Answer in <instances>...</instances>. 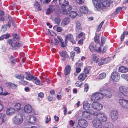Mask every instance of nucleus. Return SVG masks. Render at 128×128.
Wrapping results in <instances>:
<instances>
[{
	"instance_id": "nucleus-1",
	"label": "nucleus",
	"mask_w": 128,
	"mask_h": 128,
	"mask_svg": "<svg viewBox=\"0 0 128 128\" xmlns=\"http://www.w3.org/2000/svg\"><path fill=\"white\" fill-rule=\"evenodd\" d=\"M94 9L100 11L105 7H108L112 3V0H92Z\"/></svg>"
},
{
	"instance_id": "nucleus-2",
	"label": "nucleus",
	"mask_w": 128,
	"mask_h": 128,
	"mask_svg": "<svg viewBox=\"0 0 128 128\" xmlns=\"http://www.w3.org/2000/svg\"><path fill=\"white\" fill-rule=\"evenodd\" d=\"M60 4L62 6L59 9L60 12L64 15L68 14V11L72 10V7L68 4V0H59Z\"/></svg>"
},
{
	"instance_id": "nucleus-3",
	"label": "nucleus",
	"mask_w": 128,
	"mask_h": 128,
	"mask_svg": "<svg viewBox=\"0 0 128 128\" xmlns=\"http://www.w3.org/2000/svg\"><path fill=\"white\" fill-rule=\"evenodd\" d=\"M91 113L93 116H96V118L100 121L106 122L107 119L106 116L104 113L97 112L92 110Z\"/></svg>"
},
{
	"instance_id": "nucleus-4",
	"label": "nucleus",
	"mask_w": 128,
	"mask_h": 128,
	"mask_svg": "<svg viewBox=\"0 0 128 128\" xmlns=\"http://www.w3.org/2000/svg\"><path fill=\"white\" fill-rule=\"evenodd\" d=\"M88 126V123L84 119L80 118L78 120V124L75 125L74 126L75 128H85Z\"/></svg>"
},
{
	"instance_id": "nucleus-5",
	"label": "nucleus",
	"mask_w": 128,
	"mask_h": 128,
	"mask_svg": "<svg viewBox=\"0 0 128 128\" xmlns=\"http://www.w3.org/2000/svg\"><path fill=\"white\" fill-rule=\"evenodd\" d=\"M118 94L120 98H123L124 96H128V88H119Z\"/></svg>"
},
{
	"instance_id": "nucleus-6",
	"label": "nucleus",
	"mask_w": 128,
	"mask_h": 128,
	"mask_svg": "<svg viewBox=\"0 0 128 128\" xmlns=\"http://www.w3.org/2000/svg\"><path fill=\"white\" fill-rule=\"evenodd\" d=\"M7 42L11 46L12 49L15 50L20 46V45L19 43L16 42H14L12 39H10L7 40Z\"/></svg>"
},
{
	"instance_id": "nucleus-7",
	"label": "nucleus",
	"mask_w": 128,
	"mask_h": 128,
	"mask_svg": "<svg viewBox=\"0 0 128 128\" xmlns=\"http://www.w3.org/2000/svg\"><path fill=\"white\" fill-rule=\"evenodd\" d=\"M23 121V118L22 116L20 115H17L14 118V121L16 124H21Z\"/></svg>"
},
{
	"instance_id": "nucleus-8",
	"label": "nucleus",
	"mask_w": 128,
	"mask_h": 128,
	"mask_svg": "<svg viewBox=\"0 0 128 128\" xmlns=\"http://www.w3.org/2000/svg\"><path fill=\"white\" fill-rule=\"evenodd\" d=\"M27 120L26 122H25V124L26 125H30L31 124H33L35 122L36 118L31 116H28L26 118Z\"/></svg>"
},
{
	"instance_id": "nucleus-9",
	"label": "nucleus",
	"mask_w": 128,
	"mask_h": 128,
	"mask_svg": "<svg viewBox=\"0 0 128 128\" xmlns=\"http://www.w3.org/2000/svg\"><path fill=\"white\" fill-rule=\"evenodd\" d=\"M92 110H93L91 109L89 112L87 111L83 112L82 113V116L83 117L88 120L92 119L93 118V117L92 115H93L90 113V112Z\"/></svg>"
},
{
	"instance_id": "nucleus-10",
	"label": "nucleus",
	"mask_w": 128,
	"mask_h": 128,
	"mask_svg": "<svg viewBox=\"0 0 128 128\" xmlns=\"http://www.w3.org/2000/svg\"><path fill=\"white\" fill-rule=\"evenodd\" d=\"M111 76L112 80L115 82H118L120 79L119 74L116 72H113L111 74Z\"/></svg>"
},
{
	"instance_id": "nucleus-11",
	"label": "nucleus",
	"mask_w": 128,
	"mask_h": 128,
	"mask_svg": "<svg viewBox=\"0 0 128 128\" xmlns=\"http://www.w3.org/2000/svg\"><path fill=\"white\" fill-rule=\"evenodd\" d=\"M65 42H67L69 40L72 44H75L76 43V41L74 40L73 36L70 34H68L66 35L65 36Z\"/></svg>"
},
{
	"instance_id": "nucleus-12",
	"label": "nucleus",
	"mask_w": 128,
	"mask_h": 128,
	"mask_svg": "<svg viewBox=\"0 0 128 128\" xmlns=\"http://www.w3.org/2000/svg\"><path fill=\"white\" fill-rule=\"evenodd\" d=\"M92 108L98 110H101L103 108L102 106L98 102H93L92 104Z\"/></svg>"
},
{
	"instance_id": "nucleus-13",
	"label": "nucleus",
	"mask_w": 128,
	"mask_h": 128,
	"mask_svg": "<svg viewBox=\"0 0 128 128\" xmlns=\"http://www.w3.org/2000/svg\"><path fill=\"white\" fill-rule=\"evenodd\" d=\"M94 126L96 128H101L102 126V123L99 120H94L92 121Z\"/></svg>"
},
{
	"instance_id": "nucleus-14",
	"label": "nucleus",
	"mask_w": 128,
	"mask_h": 128,
	"mask_svg": "<svg viewBox=\"0 0 128 128\" xmlns=\"http://www.w3.org/2000/svg\"><path fill=\"white\" fill-rule=\"evenodd\" d=\"M119 102L122 107L125 108H128V100L120 99L119 100Z\"/></svg>"
},
{
	"instance_id": "nucleus-15",
	"label": "nucleus",
	"mask_w": 128,
	"mask_h": 128,
	"mask_svg": "<svg viewBox=\"0 0 128 128\" xmlns=\"http://www.w3.org/2000/svg\"><path fill=\"white\" fill-rule=\"evenodd\" d=\"M32 110V108L30 105L28 104L24 106V110L25 112L27 113H30Z\"/></svg>"
},
{
	"instance_id": "nucleus-16",
	"label": "nucleus",
	"mask_w": 128,
	"mask_h": 128,
	"mask_svg": "<svg viewBox=\"0 0 128 128\" xmlns=\"http://www.w3.org/2000/svg\"><path fill=\"white\" fill-rule=\"evenodd\" d=\"M110 116L112 119L114 120H116L118 118V114L117 112L115 110L112 111L110 114Z\"/></svg>"
},
{
	"instance_id": "nucleus-17",
	"label": "nucleus",
	"mask_w": 128,
	"mask_h": 128,
	"mask_svg": "<svg viewBox=\"0 0 128 128\" xmlns=\"http://www.w3.org/2000/svg\"><path fill=\"white\" fill-rule=\"evenodd\" d=\"M15 112V109L13 108H10L7 109L6 112V114L7 115L11 116L14 114Z\"/></svg>"
},
{
	"instance_id": "nucleus-18",
	"label": "nucleus",
	"mask_w": 128,
	"mask_h": 128,
	"mask_svg": "<svg viewBox=\"0 0 128 128\" xmlns=\"http://www.w3.org/2000/svg\"><path fill=\"white\" fill-rule=\"evenodd\" d=\"M80 11L83 14H86L88 12V8L86 6H82L80 8Z\"/></svg>"
},
{
	"instance_id": "nucleus-19",
	"label": "nucleus",
	"mask_w": 128,
	"mask_h": 128,
	"mask_svg": "<svg viewBox=\"0 0 128 128\" xmlns=\"http://www.w3.org/2000/svg\"><path fill=\"white\" fill-rule=\"evenodd\" d=\"M70 22V20L69 18H64L62 21L61 25L63 26H64L68 24Z\"/></svg>"
},
{
	"instance_id": "nucleus-20",
	"label": "nucleus",
	"mask_w": 128,
	"mask_h": 128,
	"mask_svg": "<svg viewBox=\"0 0 128 128\" xmlns=\"http://www.w3.org/2000/svg\"><path fill=\"white\" fill-rule=\"evenodd\" d=\"M117 85L116 84H113L112 86L110 82L105 84L103 86V88H109L112 87H117Z\"/></svg>"
},
{
	"instance_id": "nucleus-21",
	"label": "nucleus",
	"mask_w": 128,
	"mask_h": 128,
	"mask_svg": "<svg viewBox=\"0 0 128 128\" xmlns=\"http://www.w3.org/2000/svg\"><path fill=\"white\" fill-rule=\"evenodd\" d=\"M82 29V27L81 24L78 22H77L76 23V32L78 33Z\"/></svg>"
},
{
	"instance_id": "nucleus-22",
	"label": "nucleus",
	"mask_w": 128,
	"mask_h": 128,
	"mask_svg": "<svg viewBox=\"0 0 128 128\" xmlns=\"http://www.w3.org/2000/svg\"><path fill=\"white\" fill-rule=\"evenodd\" d=\"M55 9V6L53 5L50 6L48 8L47 10V11L46 13L47 14L49 15L50 12H52Z\"/></svg>"
},
{
	"instance_id": "nucleus-23",
	"label": "nucleus",
	"mask_w": 128,
	"mask_h": 128,
	"mask_svg": "<svg viewBox=\"0 0 128 128\" xmlns=\"http://www.w3.org/2000/svg\"><path fill=\"white\" fill-rule=\"evenodd\" d=\"M87 76V75L84 73L80 74L78 77V79L81 81H83Z\"/></svg>"
},
{
	"instance_id": "nucleus-24",
	"label": "nucleus",
	"mask_w": 128,
	"mask_h": 128,
	"mask_svg": "<svg viewBox=\"0 0 128 128\" xmlns=\"http://www.w3.org/2000/svg\"><path fill=\"white\" fill-rule=\"evenodd\" d=\"M90 105L87 101H85L83 102L84 109L86 110H88L90 107Z\"/></svg>"
},
{
	"instance_id": "nucleus-25",
	"label": "nucleus",
	"mask_w": 128,
	"mask_h": 128,
	"mask_svg": "<svg viewBox=\"0 0 128 128\" xmlns=\"http://www.w3.org/2000/svg\"><path fill=\"white\" fill-rule=\"evenodd\" d=\"M119 70L120 72L125 73L127 72L128 71V69L127 68L123 66H121L119 68Z\"/></svg>"
},
{
	"instance_id": "nucleus-26",
	"label": "nucleus",
	"mask_w": 128,
	"mask_h": 128,
	"mask_svg": "<svg viewBox=\"0 0 128 128\" xmlns=\"http://www.w3.org/2000/svg\"><path fill=\"white\" fill-rule=\"evenodd\" d=\"M91 58L92 60L94 62L97 63L98 60V58L96 54H93L91 55Z\"/></svg>"
},
{
	"instance_id": "nucleus-27",
	"label": "nucleus",
	"mask_w": 128,
	"mask_h": 128,
	"mask_svg": "<svg viewBox=\"0 0 128 128\" xmlns=\"http://www.w3.org/2000/svg\"><path fill=\"white\" fill-rule=\"evenodd\" d=\"M96 96L97 97L98 101V102L100 100L102 99L104 97L103 94L101 93L97 92L96 93Z\"/></svg>"
},
{
	"instance_id": "nucleus-28",
	"label": "nucleus",
	"mask_w": 128,
	"mask_h": 128,
	"mask_svg": "<svg viewBox=\"0 0 128 128\" xmlns=\"http://www.w3.org/2000/svg\"><path fill=\"white\" fill-rule=\"evenodd\" d=\"M71 67L70 66H67L65 68L64 74L66 76L70 74V70Z\"/></svg>"
},
{
	"instance_id": "nucleus-29",
	"label": "nucleus",
	"mask_w": 128,
	"mask_h": 128,
	"mask_svg": "<svg viewBox=\"0 0 128 128\" xmlns=\"http://www.w3.org/2000/svg\"><path fill=\"white\" fill-rule=\"evenodd\" d=\"M6 84L7 86L8 87L14 88L18 87V85H16L10 82H6Z\"/></svg>"
},
{
	"instance_id": "nucleus-30",
	"label": "nucleus",
	"mask_w": 128,
	"mask_h": 128,
	"mask_svg": "<svg viewBox=\"0 0 128 128\" xmlns=\"http://www.w3.org/2000/svg\"><path fill=\"white\" fill-rule=\"evenodd\" d=\"M89 48L90 51L92 52H94L96 51L94 43L92 42L91 43L89 46Z\"/></svg>"
},
{
	"instance_id": "nucleus-31",
	"label": "nucleus",
	"mask_w": 128,
	"mask_h": 128,
	"mask_svg": "<svg viewBox=\"0 0 128 128\" xmlns=\"http://www.w3.org/2000/svg\"><path fill=\"white\" fill-rule=\"evenodd\" d=\"M104 128H113V126L110 122L106 123L104 125Z\"/></svg>"
},
{
	"instance_id": "nucleus-32",
	"label": "nucleus",
	"mask_w": 128,
	"mask_h": 128,
	"mask_svg": "<svg viewBox=\"0 0 128 128\" xmlns=\"http://www.w3.org/2000/svg\"><path fill=\"white\" fill-rule=\"evenodd\" d=\"M76 13L74 11H70L69 13V15L72 18H74L76 16Z\"/></svg>"
},
{
	"instance_id": "nucleus-33",
	"label": "nucleus",
	"mask_w": 128,
	"mask_h": 128,
	"mask_svg": "<svg viewBox=\"0 0 128 128\" xmlns=\"http://www.w3.org/2000/svg\"><path fill=\"white\" fill-rule=\"evenodd\" d=\"M26 78L28 80H31L32 79L34 80H36V77H34L31 74L27 75L26 77Z\"/></svg>"
},
{
	"instance_id": "nucleus-34",
	"label": "nucleus",
	"mask_w": 128,
	"mask_h": 128,
	"mask_svg": "<svg viewBox=\"0 0 128 128\" xmlns=\"http://www.w3.org/2000/svg\"><path fill=\"white\" fill-rule=\"evenodd\" d=\"M2 122L3 123L6 122L7 120L8 117L6 115L3 114L2 117Z\"/></svg>"
},
{
	"instance_id": "nucleus-35",
	"label": "nucleus",
	"mask_w": 128,
	"mask_h": 128,
	"mask_svg": "<svg viewBox=\"0 0 128 128\" xmlns=\"http://www.w3.org/2000/svg\"><path fill=\"white\" fill-rule=\"evenodd\" d=\"M53 44L55 45H58L59 44L58 41L56 39H54V40H51V46H53Z\"/></svg>"
},
{
	"instance_id": "nucleus-36",
	"label": "nucleus",
	"mask_w": 128,
	"mask_h": 128,
	"mask_svg": "<svg viewBox=\"0 0 128 128\" xmlns=\"http://www.w3.org/2000/svg\"><path fill=\"white\" fill-rule=\"evenodd\" d=\"M97 98V97L96 96V94L94 93L92 95L91 97V99L93 101L97 102L98 101Z\"/></svg>"
},
{
	"instance_id": "nucleus-37",
	"label": "nucleus",
	"mask_w": 128,
	"mask_h": 128,
	"mask_svg": "<svg viewBox=\"0 0 128 128\" xmlns=\"http://www.w3.org/2000/svg\"><path fill=\"white\" fill-rule=\"evenodd\" d=\"M21 104L19 103H17L15 104L14 105V109L15 110H20L21 108Z\"/></svg>"
},
{
	"instance_id": "nucleus-38",
	"label": "nucleus",
	"mask_w": 128,
	"mask_h": 128,
	"mask_svg": "<svg viewBox=\"0 0 128 128\" xmlns=\"http://www.w3.org/2000/svg\"><path fill=\"white\" fill-rule=\"evenodd\" d=\"M60 55L62 57L64 58L68 57V55L67 54L66 52L64 51H62L60 52Z\"/></svg>"
},
{
	"instance_id": "nucleus-39",
	"label": "nucleus",
	"mask_w": 128,
	"mask_h": 128,
	"mask_svg": "<svg viewBox=\"0 0 128 128\" xmlns=\"http://www.w3.org/2000/svg\"><path fill=\"white\" fill-rule=\"evenodd\" d=\"M13 38L14 40H20V36L18 34H13Z\"/></svg>"
},
{
	"instance_id": "nucleus-40",
	"label": "nucleus",
	"mask_w": 128,
	"mask_h": 128,
	"mask_svg": "<svg viewBox=\"0 0 128 128\" xmlns=\"http://www.w3.org/2000/svg\"><path fill=\"white\" fill-rule=\"evenodd\" d=\"M35 8H36L38 10H41L40 7V5L38 2H36L34 4Z\"/></svg>"
},
{
	"instance_id": "nucleus-41",
	"label": "nucleus",
	"mask_w": 128,
	"mask_h": 128,
	"mask_svg": "<svg viewBox=\"0 0 128 128\" xmlns=\"http://www.w3.org/2000/svg\"><path fill=\"white\" fill-rule=\"evenodd\" d=\"M10 37V35L8 34H4L0 37V40H4V39Z\"/></svg>"
},
{
	"instance_id": "nucleus-42",
	"label": "nucleus",
	"mask_w": 128,
	"mask_h": 128,
	"mask_svg": "<svg viewBox=\"0 0 128 128\" xmlns=\"http://www.w3.org/2000/svg\"><path fill=\"white\" fill-rule=\"evenodd\" d=\"M57 38L59 40L60 42H61V46L62 47H64L65 45L64 42L63 40L62 39L61 37L59 36H58Z\"/></svg>"
},
{
	"instance_id": "nucleus-43",
	"label": "nucleus",
	"mask_w": 128,
	"mask_h": 128,
	"mask_svg": "<svg viewBox=\"0 0 128 128\" xmlns=\"http://www.w3.org/2000/svg\"><path fill=\"white\" fill-rule=\"evenodd\" d=\"M121 77L128 82V74H122Z\"/></svg>"
},
{
	"instance_id": "nucleus-44",
	"label": "nucleus",
	"mask_w": 128,
	"mask_h": 128,
	"mask_svg": "<svg viewBox=\"0 0 128 128\" xmlns=\"http://www.w3.org/2000/svg\"><path fill=\"white\" fill-rule=\"evenodd\" d=\"M106 75L105 73L103 72L99 75L98 78L103 79L104 78L106 77Z\"/></svg>"
},
{
	"instance_id": "nucleus-45",
	"label": "nucleus",
	"mask_w": 128,
	"mask_h": 128,
	"mask_svg": "<svg viewBox=\"0 0 128 128\" xmlns=\"http://www.w3.org/2000/svg\"><path fill=\"white\" fill-rule=\"evenodd\" d=\"M106 38H104L103 36H102L101 37V45L102 46L104 45V44L105 42L106 41Z\"/></svg>"
},
{
	"instance_id": "nucleus-46",
	"label": "nucleus",
	"mask_w": 128,
	"mask_h": 128,
	"mask_svg": "<svg viewBox=\"0 0 128 128\" xmlns=\"http://www.w3.org/2000/svg\"><path fill=\"white\" fill-rule=\"evenodd\" d=\"M54 21L55 24L59 25L60 22V20L58 18H55Z\"/></svg>"
},
{
	"instance_id": "nucleus-47",
	"label": "nucleus",
	"mask_w": 128,
	"mask_h": 128,
	"mask_svg": "<svg viewBox=\"0 0 128 128\" xmlns=\"http://www.w3.org/2000/svg\"><path fill=\"white\" fill-rule=\"evenodd\" d=\"M34 80L35 83L36 84L40 86L42 85V82H40L39 80L37 79V78L36 80Z\"/></svg>"
},
{
	"instance_id": "nucleus-48",
	"label": "nucleus",
	"mask_w": 128,
	"mask_h": 128,
	"mask_svg": "<svg viewBox=\"0 0 128 128\" xmlns=\"http://www.w3.org/2000/svg\"><path fill=\"white\" fill-rule=\"evenodd\" d=\"M15 76L16 78L20 80H22L24 78V76L22 75H16Z\"/></svg>"
},
{
	"instance_id": "nucleus-49",
	"label": "nucleus",
	"mask_w": 128,
	"mask_h": 128,
	"mask_svg": "<svg viewBox=\"0 0 128 128\" xmlns=\"http://www.w3.org/2000/svg\"><path fill=\"white\" fill-rule=\"evenodd\" d=\"M84 70L86 74H88L89 72V67L88 66L85 67L84 68Z\"/></svg>"
},
{
	"instance_id": "nucleus-50",
	"label": "nucleus",
	"mask_w": 128,
	"mask_h": 128,
	"mask_svg": "<svg viewBox=\"0 0 128 128\" xmlns=\"http://www.w3.org/2000/svg\"><path fill=\"white\" fill-rule=\"evenodd\" d=\"M104 21L103 20L102 22L100 23V24H99L97 29V31H98L100 30L102 28V26L103 25V24L104 23Z\"/></svg>"
},
{
	"instance_id": "nucleus-51",
	"label": "nucleus",
	"mask_w": 128,
	"mask_h": 128,
	"mask_svg": "<svg viewBox=\"0 0 128 128\" xmlns=\"http://www.w3.org/2000/svg\"><path fill=\"white\" fill-rule=\"evenodd\" d=\"M82 82L81 81H78L76 82V85L78 87H81V86L82 85Z\"/></svg>"
},
{
	"instance_id": "nucleus-52",
	"label": "nucleus",
	"mask_w": 128,
	"mask_h": 128,
	"mask_svg": "<svg viewBox=\"0 0 128 128\" xmlns=\"http://www.w3.org/2000/svg\"><path fill=\"white\" fill-rule=\"evenodd\" d=\"M110 58H107L105 59H102V61H103V62H105V64H106L108 62L110 61Z\"/></svg>"
},
{
	"instance_id": "nucleus-53",
	"label": "nucleus",
	"mask_w": 128,
	"mask_h": 128,
	"mask_svg": "<svg viewBox=\"0 0 128 128\" xmlns=\"http://www.w3.org/2000/svg\"><path fill=\"white\" fill-rule=\"evenodd\" d=\"M122 8L121 7H118L116 9V10L115 12V14H116L120 12L121 11Z\"/></svg>"
},
{
	"instance_id": "nucleus-54",
	"label": "nucleus",
	"mask_w": 128,
	"mask_h": 128,
	"mask_svg": "<svg viewBox=\"0 0 128 128\" xmlns=\"http://www.w3.org/2000/svg\"><path fill=\"white\" fill-rule=\"evenodd\" d=\"M10 60L11 62L13 63H15L16 62V60H15V58L13 56H11L10 57Z\"/></svg>"
},
{
	"instance_id": "nucleus-55",
	"label": "nucleus",
	"mask_w": 128,
	"mask_h": 128,
	"mask_svg": "<svg viewBox=\"0 0 128 128\" xmlns=\"http://www.w3.org/2000/svg\"><path fill=\"white\" fill-rule=\"evenodd\" d=\"M69 124H70L72 126H74H74L76 125H74V121L72 120H70L69 121Z\"/></svg>"
},
{
	"instance_id": "nucleus-56",
	"label": "nucleus",
	"mask_w": 128,
	"mask_h": 128,
	"mask_svg": "<svg viewBox=\"0 0 128 128\" xmlns=\"http://www.w3.org/2000/svg\"><path fill=\"white\" fill-rule=\"evenodd\" d=\"M84 1V0H76V2L78 4H83Z\"/></svg>"
},
{
	"instance_id": "nucleus-57",
	"label": "nucleus",
	"mask_w": 128,
	"mask_h": 128,
	"mask_svg": "<svg viewBox=\"0 0 128 128\" xmlns=\"http://www.w3.org/2000/svg\"><path fill=\"white\" fill-rule=\"evenodd\" d=\"M6 25H4L2 26V30L4 31H6Z\"/></svg>"
},
{
	"instance_id": "nucleus-58",
	"label": "nucleus",
	"mask_w": 128,
	"mask_h": 128,
	"mask_svg": "<svg viewBox=\"0 0 128 128\" xmlns=\"http://www.w3.org/2000/svg\"><path fill=\"white\" fill-rule=\"evenodd\" d=\"M125 34V32L124 31L122 34L121 36L120 40L121 41H123L124 38V35Z\"/></svg>"
},
{
	"instance_id": "nucleus-59",
	"label": "nucleus",
	"mask_w": 128,
	"mask_h": 128,
	"mask_svg": "<svg viewBox=\"0 0 128 128\" xmlns=\"http://www.w3.org/2000/svg\"><path fill=\"white\" fill-rule=\"evenodd\" d=\"M39 97H40L41 98H42L44 96V94L42 92H40L38 94Z\"/></svg>"
},
{
	"instance_id": "nucleus-60",
	"label": "nucleus",
	"mask_w": 128,
	"mask_h": 128,
	"mask_svg": "<svg viewBox=\"0 0 128 128\" xmlns=\"http://www.w3.org/2000/svg\"><path fill=\"white\" fill-rule=\"evenodd\" d=\"M99 36H96L94 38V41L96 42H98Z\"/></svg>"
},
{
	"instance_id": "nucleus-61",
	"label": "nucleus",
	"mask_w": 128,
	"mask_h": 128,
	"mask_svg": "<svg viewBox=\"0 0 128 128\" xmlns=\"http://www.w3.org/2000/svg\"><path fill=\"white\" fill-rule=\"evenodd\" d=\"M74 50L76 51L78 53H80V48L78 47H76L74 48Z\"/></svg>"
},
{
	"instance_id": "nucleus-62",
	"label": "nucleus",
	"mask_w": 128,
	"mask_h": 128,
	"mask_svg": "<svg viewBox=\"0 0 128 128\" xmlns=\"http://www.w3.org/2000/svg\"><path fill=\"white\" fill-rule=\"evenodd\" d=\"M63 108L64 109V115H66L67 114V110L66 109V107L65 106H64Z\"/></svg>"
},
{
	"instance_id": "nucleus-63",
	"label": "nucleus",
	"mask_w": 128,
	"mask_h": 128,
	"mask_svg": "<svg viewBox=\"0 0 128 128\" xmlns=\"http://www.w3.org/2000/svg\"><path fill=\"white\" fill-rule=\"evenodd\" d=\"M53 99L52 97L50 96H49L48 97V100L50 102L52 101Z\"/></svg>"
},
{
	"instance_id": "nucleus-64",
	"label": "nucleus",
	"mask_w": 128,
	"mask_h": 128,
	"mask_svg": "<svg viewBox=\"0 0 128 128\" xmlns=\"http://www.w3.org/2000/svg\"><path fill=\"white\" fill-rule=\"evenodd\" d=\"M50 94L52 95L54 94H55L54 91L53 90H50Z\"/></svg>"
}]
</instances>
